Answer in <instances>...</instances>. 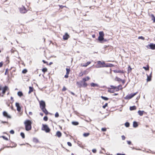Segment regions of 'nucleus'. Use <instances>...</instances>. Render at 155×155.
Returning a JSON list of instances; mask_svg holds the SVG:
<instances>
[{"instance_id": "f704fd0d", "label": "nucleus", "mask_w": 155, "mask_h": 155, "mask_svg": "<svg viewBox=\"0 0 155 155\" xmlns=\"http://www.w3.org/2000/svg\"><path fill=\"white\" fill-rule=\"evenodd\" d=\"M87 85V84L85 82H83L82 84V87H86Z\"/></svg>"}, {"instance_id": "3c124183", "label": "nucleus", "mask_w": 155, "mask_h": 155, "mask_svg": "<svg viewBox=\"0 0 155 155\" xmlns=\"http://www.w3.org/2000/svg\"><path fill=\"white\" fill-rule=\"evenodd\" d=\"M107 129L106 128H101V131L103 132H105L106 131Z\"/></svg>"}, {"instance_id": "4be33fe9", "label": "nucleus", "mask_w": 155, "mask_h": 155, "mask_svg": "<svg viewBox=\"0 0 155 155\" xmlns=\"http://www.w3.org/2000/svg\"><path fill=\"white\" fill-rule=\"evenodd\" d=\"M144 112L143 111H141L139 110L138 111V113L140 116H142Z\"/></svg>"}, {"instance_id": "412c9836", "label": "nucleus", "mask_w": 155, "mask_h": 155, "mask_svg": "<svg viewBox=\"0 0 155 155\" xmlns=\"http://www.w3.org/2000/svg\"><path fill=\"white\" fill-rule=\"evenodd\" d=\"M90 78L88 76H87L85 78H84L82 79V81L83 82H86L90 79Z\"/></svg>"}, {"instance_id": "aec40b11", "label": "nucleus", "mask_w": 155, "mask_h": 155, "mask_svg": "<svg viewBox=\"0 0 155 155\" xmlns=\"http://www.w3.org/2000/svg\"><path fill=\"white\" fill-rule=\"evenodd\" d=\"M149 46L150 48L151 49L154 50L155 49V44H150Z\"/></svg>"}, {"instance_id": "a18cd8bd", "label": "nucleus", "mask_w": 155, "mask_h": 155, "mask_svg": "<svg viewBox=\"0 0 155 155\" xmlns=\"http://www.w3.org/2000/svg\"><path fill=\"white\" fill-rule=\"evenodd\" d=\"M125 126L127 127H128L130 126V124L129 123L127 122L125 124Z\"/></svg>"}, {"instance_id": "a878e982", "label": "nucleus", "mask_w": 155, "mask_h": 155, "mask_svg": "<svg viewBox=\"0 0 155 155\" xmlns=\"http://www.w3.org/2000/svg\"><path fill=\"white\" fill-rule=\"evenodd\" d=\"M125 72L126 71L123 70H118V71H117V73H120L123 74H124Z\"/></svg>"}, {"instance_id": "a211bd4d", "label": "nucleus", "mask_w": 155, "mask_h": 155, "mask_svg": "<svg viewBox=\"0 0 155 155\" xmlns=\"http://www.w3.org/2000/svg\"><path fill=\"white\" fill-rule=\"evenodd\" d=\"M114 65L113 64H111L107 63L106 65L104 66H103L102 67H111L114 66Z\"/></svg>"}, {"instance_id": "680f3d73", "label": "nucleus", "mask_w": 155, "mask_h": 155, "mask_svg": "<svg viewBox=\"0 0 155 155\" xmlns=\"http://www.w3.org/2000/svg\"><path fill=\"white\" fill-rule=\"evenodd\" d=\"M1 123L5 124V123H8V121H1Z\"/></svg>"}, {"instance_id": "4c0bfd02", "label": "nucleus", "mask_w": 155, "mask_h": 155, "mask_svg": "<svg viewBox=\"0 0 155 155\" xmlns=\"http://www.w3.org/2000/svg\"><path fill=\"white\" fill-rule=\"evenodd\" d=\"M5 147H7V148H9V147L13 148V147H12V146H6L5 147H4L3 148H1L0 149V151H1L2 150H3L4 149V148Z\"/></svg>"}, {"instance_id": "20e7f679", "label": "nucleus", "mask_w": 155, "mask_h": 155, "mask_svg": "<svg viewBox=\"0 0 155 155\" xmlns=\"http://www.w3.org/2000/svg\"><path fill=\"white\" fill-rule=\"evenodd\" d=\"M97 64L99 65L97 66V68L106 67H102L103 66H104L106 65V64L105 63V62L104 61L102 62L101 61H98L97 62Z\"/></svg>"}, {"instance_id": "ea45409f", "label": "nucleus", "mask_w": 155, "mask_h": 155, "mask_svg": "<svg viewBox=\"0 0 155 155\" xmlns=\"http://www.w3.org/2000/svg\"><path fill=\"white\" fill-rule=\"evenodd\" d=\"M1 137H2L4 140H8V138L4 136H1Z\"/></svg>"}, {"instance_id": "338daca9", "label": "nucleus", "mask_w": 155, "mask_h": 155, "mask_svg": "<svg viewBox=\"0 0 155 155\" xmlns=\"http://www.w3.org/2000/svg\"><path fill=\"white\" fill-rule=\"evenodd\" d=\"M127 142L129 145H130L131 144V142L130 141H127Z\"/></svg>"}, {"instance_id": "7c9ffc66", "label": "nucleus", "mask_w": 155, "mask_h": 155, "mask_svg": "<svg viewBox=\"0 0 155 155\" xmlns=\"http://www.w3.org/2000/svg\"><path fill=\"white\" fill-rule=\"evenodd\" d=\"M143 68L146 71H148L149 69V67L148 65H147V67H143Z\"/></svg>"}, {"instance_id": "09e8293b", "label": "nucleus", "mask_w": 155, "mask_h": 155, "mask_svg": "<svg viewBox=\"0 0 155 155\" xmlns=\"http://www.w3.org/2000/svg\"><path fill=\"white\" fill-rule=\"evenodd\" d=\"M138 39H141L142 40H144L145 39L142 36H139L138 37Z\"/></svg>"}, {"instance_id": "ddd939ff", "label": "nucleus", "mask_w": 155, "mask_h": 155, "mask_svg": "<svg viewBox=\"0 0 155 155\" xmlns=\"http://www.w3.org/2000/svg\"><path fill=\"white\" fill-rule=\"evenodd\" d=\"M90 85L92 87H99V85L96 83H95L93 82H92L90 84Z\"/></svg>"}, {"instance_id": "f257e3e1", "label": "nucleus", "mask_w": 155, "mask_h": 155, "mask_svg": "<svg viewBox=\"0 0 155 155\" xmlns=\"http://www.w3.org/2000/svg\"><path fill=\"white\" fill-rule=\"evenodd\" d=\"M32 124V122L30 120H27L25 121L24 124H25L26 130L29 131L31 129Z\"/></svg>"}, {"instance_id": "774afa93", "label": "nucleus", "mask_w": 155, "mask_h": 155, "mask_svg": "<svg viewBox=\"0 0 155 155\" xmlns=\"http://www.w3.org/2000/svg\"><path fill=\"white\" fill-rule=\"evenodd\" d=\"M3 63L2 62H0V68H1L3 65Z\"/></svg>"}, {"instance_id": "c03bdc74", "label": "nucleus", "mask_w": 155, "mask_h": 155, "mask_svg": "<svg viewBox=\"0 0 155 155\" xmlns=\"http://www.w3.org/2000/svg\"><path fill=\"white\" fill-rule=\"evenodd\" d=\"M43 120L45 121H47L48 120V117L46 116H44L43 118Z\"/></svg>"}, {"instance_id": "6e6552de", "label": "nucleus", "mask_w": 155, "mask_h": 155, "mask_svg": "<svg viewBox=\"0 0 155 155\" xmlns=\"http://www.w3.org/2000/svg\"><path fill=\"white\" fill-rule=\"evenodd\" d=\"M3 115L4 117L7 118H11V116L9 115L8 113L5 111L3 112Z\"/></svg>"}, {"instance_id": "5fc2aeb1", "label": "nucleus", "mask_w": 155, "mask_h": 155, "mask_svg": "<svg viewBox=\"0 0 155 155\" xmlns=\"http://www.w3.org/2000/svg\"><path fill=\"white\" fill-rule=\"evenodd\" d=\"M10 133L12 134H14L15 133L14 131L13 130H12L10 131Z\"/></svg>"}, {"instance_id": "37998d69", "label": "nucleus", "mask_w": 155, "mask_h": 155, "mask_svg": "<svg viewBox=\"0 0 155 155\" xmlns=\"http://www.w3.org/2000/svg\"><path fill=\"white\" fill-rule=\"evenodd\" d=\"M21 107H20V106L19 107H17V110L18 112H20L21 111Z\"/></svg>"}, {"instance_id": "0e129e2a", "label": "nucleus", "mask_w": 155, "mask_h": 155, "mask_svg": "<svg viewBox=\"0 0 155 155\" xmlns=\"http://www.w3.org/2000/svg\"><path fill=\"white\" fill-rule=\"evenodd\" d=\"M42 61L44 64H48V62L46 61H45L44 60H43Z\"/></svg>"}, {"instance_id": "f3484780", "label": "nucleus", "mask_w": 155, "mask_h": 155, "mask_svg": "<svg viewBox=\"0 0 155 155\" xmlns=\"http://www.w3.org/2000/svg\"><path fill=\"white\" fill-rule=\"evenodd\" d=\"M61 133L59 131H58L56 133V135L58 137H60L61 136Z\"/></svg>"}, {"instance_id": "864d4df0", "label": "nucleus", "mask_w": 155, "mask_h": 155, "mask_svg": "<svg viewBox=\"0 0 155 155\" xmlns=\"http://www.w3.org/2000/svg\"><path fill=\"white\" fill-rule=\"evenodd\" d=\"M20 106V104L19 103L16 102L15 103V106L17 107H19Z\"/></svg>"}, {"instance_id": "5701e85b", "label": "nucleus", "mask_w": 155, "mask_h": 155, "mask_svg": "<svg viewBox=\"0 0 155 155\" xmlns=\"http://www.w3.org/2000/svg\"><path fill=\"white\" fill-rule=\"evenodd\" d=\"M17 94L18 96L21 97L23 95V93L21 91H19L17 93Z\"/></svg>"}, {"instance_id": "393cba45", "label": "nucleus", "mask_w": 155, "mask_h": 155, "mask_svg": "<svg viewBox=\"0 0 155 155\" xmlns=\"http://www.w3.org/2000/svg\"><path fill=\"white\" fill-rule=\"evenodd\" d=\"M132 70V68H131L130 66V65H129L127 69L128 73H129L131 72Z\"/></svg>"}, {"instance_id": "4d7b16f0", "label": "nucleus", "mask_w": 155, "mask_h": 155, "mask_svg": "<svg viewBox=\"0 0 155 155\" xmlns=\"http://www.w3.org/2000/svg\"><path fill=\"white\" fill-rule=\"evenodd\" d=\"M66 90V88L65 86H64L63 88L62 89V91H65Z\"/></svg>"}, {"instance_id": "9b49d317", "label": "nucleus", "mask_w": 155, "mask_h": 155, "mask_svg": "<svg viewBox=\"0 0 155 155\" xmlns=\"http://www.w3.org/2000/svg\"><path fill=\"white\" fill-rule=\"evenodd\" d=\"M69 37V35L68 33H66L63 36V38L64 40H67Z\"/></svg>"}, {"instance_id": "de8ad7c7", "label": "nucleus", "mask_w": 155, "mask_h": 155, "mask_svg": "<svg viewBox=\"0 0 155 155\" xmlns=\"http://www.w3.org/2000/svg\"><path fill=\"white\" fill-rule=\"evenodd\" d=\"M29 90L31 91L32 92H33V91L34 88L30 86L29 87Z\"/></svg>"}, {"instance_id": "423d86ee", "label": "nucleus", "mask_w": 155, "mask_h": 155, "mask_svg": "<svg viewBox=\"0 0 155 155\" xmlns=\"http://www.w3.org/2000/svg\"><path fill=\"white\" fill-rule=\"evenodd\" d=\"M39 103L40 105V107L41 109L45 108L46 107V104L45 102L43 100H41L39 101Z\"/></svg>"}, {"instance_id": "6e6d98bb", "label": "nucleus", "mask_w": 155, "mask_h": 155, "mask_svg": "<svg viewBox=\"0 0 155 155\" xmlns=\"http://www.w3.org/2000/svg\"><path fill=\"white\" fill-rule=\"evenodd\" d=\"M67 144L68 145V146H69L70 147H71V146H72V144H71V142H67Z\"/></svg>"}, {"instance_id": "9d476101", "label": "nucleus", "mask_w": 155, "mask_h": 155, "mask_svg": "<svg viewBox=\"0 0 155 155\" xmlns=\"http://www.w3.org/2000/svg\"><path fill=\"white\" fill-rule=\"evenodd\" d=\"M83 81H77L76 83V84L78 86V87L80 88H81L82 87V84Z\"/></svg>"}, {"instance_id": "4468645a", "label": "nucleus", "mask_w": 155, "mask_h": 155, "mask_svg": "<svg viewBox=\"0 0 155 155\" xmlns=\"http://www.w3.org/2000/svg\"><path fill=\"white\" fill-rule=\"evenodd\" d=\"M117 81L121 83L122 85H124L125 83V81L124 80H123L120 78L117 77Z\"/></svg>"}, {"instance_id": "8fccbe9b", "label": "nucleus", "mask_w": 155, "mask_h": 155, "mask_svg": "<svg viewBox=\"0 0 155 155\" xmlns=\"http://www.w3.org/2000/svg\"><path fill=\"white\" fill-rule=\"evenodd\" d=\"M59 116V114L58 112H56L55 114V117H58Z\"/></svg>"}, {"instance_id": "13d9d810", "label": "nucleus", "mask_w": 155, "mask_h": 155, "mask_svg": "<svg viewBox=\"0 0 155 155\" xmlns=\"http://www.w3.org/2000/svg\"><path fill=\"white\" fill-rule=\"evenodd\" d=\"M69 74L66 73V74L64 75V77L65 78H67L68 77V74Z\"/></svg>"}, {"instance_id": "c85d7f7f", "label": "nucleus", "mask_w": 155, "mask_h": 155, "mask_svg": "<svg viewBox=\"0 0 155 155\" xmlns=\"http://www.w3.org/2000/svg\"><path fill=\"white\" fill-rule=\"evenodd\" d=\"M101 98L104 101H107L109 99V98L106 97H104L103 96H101Z\"/></svg>"}, {"instance_id": "bf43d9fd", "label": "nucleus", "mask_w": 155, "mask_h": 155, "mask_svg": "<svg viewBox=\"0 0 155 155\" xmlns=\"http://www.w3.org/2000/svg\"><path fill=\"white\" fill-rule=\"evenodd\" d=\"M92 152L93 153H96L97 152V150L96 149H93L92 150Z\"/></svg>"}, {"instance_id": "b1692460", "label": "nucleus", "mask_w": 155, "mask_h": 155, "mask_svg": "<svg viewBox=\"0 0 155 155\" xmlns=\"http://www.w3.org/2000/svg\"><path fill=\"white\" fill-rule=\"evenodd\" d=\"M72 124L75 126H77L79 124V122L78 121H73L72 122Z\"/></svg>"}, {"instance_id": "39448f33", "label": "nucleus", "mask_w": 155, "mask_h": 155, "mask_svg": "<svg viewBox=\"0 0 155 155\" xmlns=\"http://www.w3.org/2000/svg\"><path fill=\"white\" fill-rule=\"evenodd\" d=\"M137 93V92L134 94H130L127 95L125 97V98L126 100H129L136 95Z\"/></svg>"}, {"instance_id": "7ed1b4c3", "label": "nucleus", "mask_w": 155, "mask_h": 155, "mask_svg": "<svg viewBox=\"0 0 155 155\" xmlns=\"http://www.w3.org/2000/svg\"><path fill=\"white\" fill-rule=\"evenodd\" d=\"M41 130L45 131L46 133H49L51 130L47 125L46 124H42V127L41 128Z\"/></svg>"}, {"instance_id": "79ce46f5", "label": "nucleus", "mask_w": 155, "mask_h": 155, "mask_svg": "<svg viewBox=\"0 0 155 155\" xmlns=\"http://www.w3.org/2000/svg\"><path fill=\"white\" fill-rule=\"evenodd\" d=\"M66 73H67V74H69L70 73V69L68 68H66Z\"/></svg>"}, {"instance_id": "473e14b6", "label": "nucleus", "mask_w": 155, "mask_h": 155, "mask_svg": "<svg viewBox=\"0 0 155 155\" xmlns=\"http://www.w3.org/2000/svg\"><path fill=\"white\" fill-rule=\"evenodd\" d=\"M90 135L89 133H84L83 134V136L85 137H88Z\"/></svg>"}, {"instance_id": "c756f323", "label": "nucleus", "mask_w": 155, "mask_h": 155, "mask_svg": "<svg viewBox=\"0 0 155 155\" xmlns=\"http://www.w3.org/2000/svg\"><path fill=\"white\" fill-rule=\"evenodd\" d=\"M133 126L134 127H136L138 126V124L137 122L134 121L133 122Z\"/></svg>"}, {"instance_id": "2eb2a0df", "label": "nucleus", "mask_w": 155, "mask_h": 155, "mask_svg": "<svg viewBox=\"0 0 155 155\" xmlns=\"http://www.w3.org/2000/svg\"><path fill=\"white\" fill-rule=\"evenodd\" d=\"M41 110L43 111V112L44 113L46 114H48V112L45 108H45H42L41 109Z\"/></svg>"}, {"instance_id": "69168bd1", "label": "nucleus", "mask_w": 155, "mask_h": 155, "mask_svg": "<svg viewBox=\"0 0 155 155\" xmlns=\"http://www.w3.org/2000/svg\"><path fill=\"white\" fill-rule=\"evenodd\" d=\"M11 100L12 101V103H11V104H12L13 102L14 101V100L13 99V97H11Z\"/></svg>"}, {"instance_id": "dca6fc26", "label": "nucleus", "mask_w": 155, "mask_h": 155, "mask_svg": "<svg viewBox=\"0 0 155 155\" xmlns=\"http://www.w3.org/2000/svg\"><path fill=\"white\" fill-rule=\"evenodd\" d=\"M151 73L150 74V75H147V82H149L151 81Z\"/></svg>"}, {"instance_id": "72a5a7b5", "label": "nucleus", "mask_w": 155, "mask_h": 155, "mask_svg": "<svg viewBox=\"0 0 155 155\" xmlns=\"http://www.w3.org/2000/svg\"><path fill=\"white\" fill-rule=\"evenodd\" d=\"M47 68H44L42 69V71L44 73V74H45V72H47Z\"/></svg>"}, {"instance_id": "052dcab7", "label": "nucleus", "mask_w": 155, "mask_h": 155, "mask_svg": "<svg viewBox=\"0 0 155 155\" xmlns=\"http://www.w3.org/2000/svg\"><path fill=\"white\" fill-rule=\"evenodd\" d=\"M17 146V144L15 143H13V146H12V147H16Z\"/></svg>"}, {"instance_id": "cd10ccee", "label": "nucleus", "mask_w": 155, "mask_h": 155, "mask_svg": "<svg viewBox=\"0 0 155 155\" xmlns=\"http://www.w3.org/2000/svg\"><path fill=\"white\" fill-rule=\"evenodd\" d=\"M33 141L34 142L37 143L39 142V140L37 138L35 137L33 138Z\"/></svg>"}, {"instance_id": "603ef678", "label": "nucleus", "mask_w": 155, "mask_h": 155, "mask_svg": "<svg viewBox=\"0 0 155 155\" xmlns=\"http://www.w3.org/2000/svg\"><path fill=\"white\" fill-rule=\"evenodd\" d=\"M8 68H7L5 70V75H6L7 74H8Z\"/></svg>"}, {"instance_id": "e2e57ef3", "label": "nucleus", "mask_w": 155, "mask_h": 155, "mask_svg": "<svg viewBox=\"0 0 155 155\" xmlns=\"http://www.w3.org/2000/svg\"><path fill=\"white\" fill-rule=\"evenodd\" d=\"M122 139L123 140H125V137L124 135H122L121 136Z\"/></svg>"}, {"instance_id": "1a4fd4ad", "label": "nucleus", "mask_w": 155, "mask_h": 155, "mask_svg": "<svg viewBox=\"0 0 155 155\" xmlns=\"http://www.w3.org/2000/svg\"><path fill=\"white\" fill-rule=\"evenodd\" d=\"M8 89V87L7 86H5L4 87H3V88H2V93L3 94H4L6 91H7Z\"/></svg>"}, {"instance_id": "bb28decb", "label": "nucleus", "mask_w": 155, "mask_h": 155, "mask_svg": "<svg viewBox=\"0 0 155 155\" xmlns=\"http://www.w3.org/2000/svg\"><path fill=\"white\" fill-rule=\"evenodd\" d=\"M130 110H135L136 109V107L135 106L130 107Z\"/></svg>"}, {"instance_id": "6ab92c4d", "label": "nucleus", "mask_w": 155, "mask_h": 155, "mask_svg": "<svg viewBox=\"0 0 155 155\" xmlns=\"http://www.w3.org/2000/svg\"><path fill=\"white\" fill-rule=\"evenodd\" d=\"M149 15L151 17L152 20L153 21V22H155V17L154 15L152 14Z\"/></svg>"}, {"instance_id": "49530a36", "label": "nucleus", "mask_w": 155, "mask_h": 155, "mask_svg": "<svg viewBox=\"0 0 155 155\" xmlns=\"http://www.w3.org/2000/svg\"><path fill=\"white\" fill-rule=\"evenodd\" d=\"M107 106H108V103H106L103 106H102V107H103V108H104V109H105V108H106V107Z\"/></svg>"}, {"instance_id": "f03ea898", "label": "nucleus", "mask_w": 155, "mask_h": 155, "mask_svg": "<svg viewBox=\"0 0 155 155\" xmlns=\"http://www.w3.org/2000/svg\"><path fill=\"white\" fill-rule=\"evenodd\" d=\"M110 87H107L105 86H101L100 87L102 88H107L108 89V92L111 93H114L116 89V86H114L112 85L110 86Z\"/></svg>"}, {"instance_id": "58836bf2", "label": "nucleus", "mask_w": 155, "mask_h": 155, "mask_svg": "<svg viewBox=\"0 0 155 155\" xmlns=\"http://www.w3.org/2000/svg\"><path fill=\"white\" fill-rule=\"evenodd\" d=\"M28 71L26 69H24L22 71V72L23 74H26Z\"/></svg>"}, {"instance_id": "0eeeda50", "label": "nucleus", "mask_w": 155, "mask_h": 155, "mask_svg": "<svg viewBox=\"0 0 155 155\" xmlns=\"http://www.w3.org/2000/svg\"><path fill=\"white\" fill-rule=\"evenodd\" d=\"M19 11L22 14H24L26 13L27 10L24 6H22L21 7L19 8Z\"/></svg>"}, {"instance_id": "2f4dec72", "label": "nucleus", "mask_w": 155, "mask_h": 155, "mask_svg": "<svg viewBox=\"0 0 155 155\" xmlns=\"http://www.w3.org/2000/svg\"><path fill=\"white\" fill-rule=\"evenodd\" d=\"M91 63V62L90 61H88L87 62H86L82 66L86 67L87 65H88L89 64H90Z\"/></svg>"}, {"instance_id": "f8f14e48", "label": "nucleus", "mask_w": 155, "mask_h": 155, "mask_svg": "<svg viewBox=\"0 0 155 155\" xmlns=\"http://www.w3.org/2000/svg\"><path fill=\"white\" fill-rule=\"evenodd\" d=\"M104 40V36H99L97 40H98L100 43H103V40Z\"/></svg>"}, {"instance_id": "e433bc0d", "label": "nucleus", "mask_w": 155, "mask_h": 155, "mask_svg": "<svg viewBox=\"0 0 155 155\" xmlns=\"http://www.w3.org/2000/svg\"><path fill=\"white\" fill-rule=\"evenodd\" d=\"M20 135L21 136V137L23 139H24L25 138V134L23 132H21L20 133Z\"/></svg>"}, {"instance_id": "c9c22d12", "label": "nucleus", "mask_w": 155, "mask_h": 155, "mask_svg": "<svg viewBox=\"0 0 155 155\" xmlns=\"http://www.w3.org/2000/svg\"><path fill=\"white\" fill-rule=\"evenodd\" d=\"M99 36H104V34L103 31H100L99 32Z\"/></svg>"}, {"instance_id": "a19ab883", "label": "nucleus", "mask_w": 155, "mask_h": 155, "mask_svg": "<svg viewBox=\"0 0 155 155\" xmlns=\"http://www.w3.org/2000/svg\"><path fill=\"white\" fill-rule=\"evenodd\" d=\"M123 88L122 86L121 85H120L118 86V87H117V89H118V90H122Z\"/></svg>"}]
</instances>
